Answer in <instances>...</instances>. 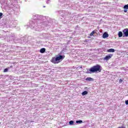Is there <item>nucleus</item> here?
Wrapping results in <instances>:
<instances>
[{
	"label": "nucleus",
	"mask_w": 128,
	"mask_h": 128,
	"mask_svg": "<svg viewBox=\"0 0 128 128\" xmlns=\"http://www.w3.org/2000/svg\"><path fill=\"white\" fill-rule=\"evenodd\" d=\"M86 80L88 81V82H92V80H94V78H92L90 77H88L86 78Z\"/></svg>",
	"instance_id": "obj_6"
},
{
	"label": "nucleus",
	"mask_w": 128,
	"mask_h": 128,
	"mask_svg": "<svg viewBox=\"0 0 128 128\" xmlns=\"http://www.w3.org/2000/svg\"><path fill=\"white\" fill-rule=\"evenodd\" d=\"M74 121L73 120H70V122H69V124H70V125H72V124H74Z\"/></svg>",
	"instance_id": "obj_14"
},
{
	"label": "nucleus",
	"mask_w": 128,
	"mask_h": 128,
	"mask_svg": "<svg viewBox=\"0 0 128 128\" xmlns=\"http://www.w3.org/2000/svg\"><path fill=\"white\" fill-rule=\"evenodd\" d=\"M122 32L124 33V36H126V38L128 36V28L124 29L122 30Z\"/></svg>",
	"instance_id": "obj_4"
},
{
	"label": "nucleus",
	"mask_w": 128,
	"mask_h": 128,
	"mask_svg": "<svg viewBox=\"0 0 128 128\" xmlns=\"http://www.w3.org/2000/svg\"><path fill=\"white\" fill-rule=\"evenodd\" d=\"M118 38H122V32H119L118 34Z\"/></svg>",
	"instance_id": "obj_9"
},
{
	"label": "nucleus",
	"mask_w": 128,
	"mask_h": 128,
	"mask_svg": "<svg viewBox=\"0 0 128 128\" xmlns=\"http://www.w3.org/2000/svg\"><path fill=\"white\" fill-rule=\"evenodd\" d=\"M2 16H3L2 12H0V20L1 18H2Z\"/></svg>",
	"instance_id": "obj_15"
},
{
	"label": "nucleus",
	"mask_w": 128,
	"mask_h": 128,
	"mask_svg": "<svg viewBox=\"0 0 128 128\" xmlns=\"http://www.w3.org/2000/svg\"><path fill=\"white\" fill-rule=\"evenodd\" d=\"M80 68H82V66H81V67H80Z\"/></svg>",
	"instance_id": "obj_19"
},
{
	"label": "nucleus",
	"mask_w": 128,
	"mask_h": 128,
	"mask_svg": "<svg viewBox=\"0 0 128 128\" xmlns=\"http://www.w3.org/2000/svg\"><path fill=\"white\" fill-rule=\"evenodd\" d=\"M114 56V54H110L107 56H106L104 58V60H110Z\"/></svg>",
	"instance_id": "obj_3"
},
{
	"label": "nucleus",
	"mask_w": 128,
	"mask_h": 128,
	"mask_svg": "<svg viewBox=\"0 0 128 128\" xmlns=\"http://www.w3.org/2000/svg\"><path fill=\"white\" fill-rule=\"evenodd\" d=\"M126 104H128V100L125 101Z\"/></svg>",
	"instance_id": "obj_17"
},
{
	"label": "nucleus",
	"mask_w": 128,
	"mask_h": 128,
	"mask_svg": "<svg viewBox=\"0 0 128 128\" xmlns=\"http://www.w3.org/2000/svg\"><path fill=\"white\" fill-rule=\"evenodd\" d=\"M88 92L87 91H84L82 92V96H86V94H88Z\"/></svg>",
	"instance_id": "obj_11"
},
{
	"label": "nucleus",
	"mask_w": 128,
	"mask_h": 128,
	"mask_svg": "<svg viewBox=\"0 0 128 128\" xmlns=\"http://www.w3.org/2000/svg\"><path fill=\"white\" fill-rule=\"evenodd\" d=\"M100 66L99 64H96L90 68L88 69L87 70L88 74H90V72H102V68H100Z\"/></svg>",
	"instance_id": "obj_1"
},
{
	"label": "nucleus",
	"mask_w": 128,
	"mask_h": 128,
	"mask_svg": "<svg viewBox=\"0 0 128 128\" xmlns=\"http://www.w3.org/2000/svg\"><path fill=\"white\" fill-rule=\"evenodd\" d=\"M124 10H128V4H126V5H125V6H124Z\"/></svg>",
	"instance_id": "obj_13"
},
{
	"label": "nucleus",
	"mask_w": 128,
	"mask_h": 128,
	"mask_svg": "<svg viewBox=\"0 0 128 128\" xmlns=\"http://www.w3.org/2000/svg\"><path fill=\"white\" fill-rule=\"evenodd\" d=\"M96 32L95 31V30H93L90 34V36H94V34H96Z\"/></svg>",
	"instance_id": "obj_10"
},
{
	"label": "nucleus",
	"mask_w": 128,
	"mask_h": 128,
	"mask_svg": "<svg viewBox=\"0 0 128 128\" xmlns=\"http://www.w3.org/2000/svg\"><path fill=\"white\" fill-rule=\"evenodd\" d=\"M108 52H114V49L110 48L107 50Z\"/></svg>",
	"instance_id": "obj_8"
},
{
	"label": "nucleus",
	"mask_w": 128,
	"mask_h": 128,
	"mask_svg": "<svg viewBox=\"0 0 128 128\" xmlns=\"http://www.w3.org/2000/svg\"><path fill=\"white\" fill-rule=\"evenodd\" d=\"M2 124V123L0 122V124Z\"/></svg>",
	"instance_id": "obj_20"
},
{
	"label": "nucleus",
	"mask_w": 128,
	"mask_h": 128,
	"mask_svg": "<svg viewBox=\"0 0 128 128\" xmlns=\"http://www.w3.org/2000/svg\"><path fill=\"white\" fill-rule=\"evenodd\" d=\"M8 68H6L4 70V72H8Z\"/></svg>",
	"instance_id": "obj_16"
},
{
	"label": "nucleus",
	"mask_w": 128,
	"mask_h": 128,
	"mask_svg": "<svg viewBox=\"0 0 128 128\" xmlns=\"http://www.w3.org/2000/svg\"><path fill=\"white\" fill-rule=\"evenodd\" d=\"M66 58L64 56L60 55L59 56L56 57L52 58V60H50L52 64H56L60 62V60H62L64 58Z\"/></svg>",
	"instance_id": "obj_2"
},
{
	"label": "nucleus",
	"mask_w": 128,
	"mask_h": 128,
	"mask_svg": "<svg viewBox=\"0 0 128 128\" xmlns=\"http://www.w3.org/2000/svg\"><path fill=\"white\" fill-rule=\"evenodd\" d=\"M40 52H41V54H44V52H46V48H42L40 50Z\"/></svg>",
	"instance_id": "obj_7"
},
{
	"label": "nucleus",
	"mask_w": 128,
	"mask_h": 128,
	"mask_svg": "<svg viewBox=\"0 0 128 128\" xmlns=\"http://www.w3.org/2000/svg\"><path fill=\"white\" fill-rule=\"evenodd\" d=\"M128 12V10L126 9L124 10V12Z\"/></svg>",
	"instance_id": "obj_18"
},
{
	"label": "nucleus",
	"mask_w": 128,
	"mask_h": 128,
	"mask_svg": "<svg viewBox=\"0 0 128 128\" xmlns=\"http://www.w3.org/2000/svg\"><path fill=\"white\" fill-rule=\"evenodd\" d=\"M102 38H108V34L106 32H104L102 35Z\"/></svg>",
	"instance_id": "obj_5"
},
{
	"label": "nucleus",
	"mask_w": 128,
	"mask_h": 128,
	"mask_svg": "<svg viewBox=\"0 0 128 128\" xmlns=\"http://www.w3.org/2000/svg\"><path fill=\"white\" fill-rule=\"evenodd\" d=\"M76 124H82V120H79L76 121Z\"/></svg>",
	"instance_id": "obj_12"
}]
</instances>
